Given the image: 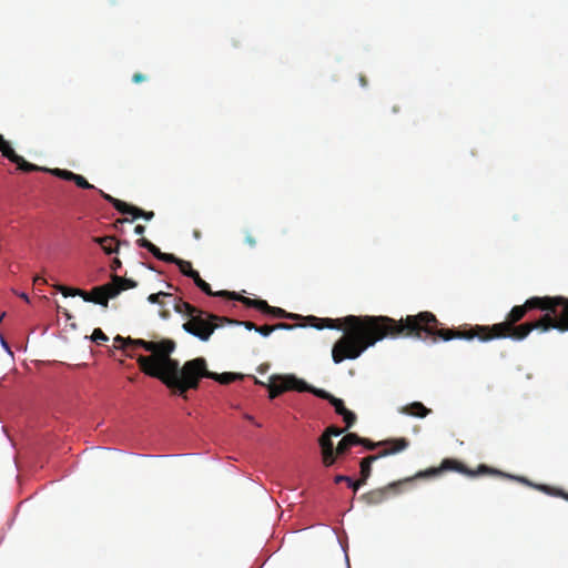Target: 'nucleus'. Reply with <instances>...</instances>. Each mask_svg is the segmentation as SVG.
I'll list each match as a JSON object with an SVG mask.
<instances>
[{
    "label": "nucleus",
    "instance_id": "f257e3e1",
    "mask_svg": "<svg viewBox=\"0 0 568 568\" xmlns=\"http://www.w3.org/2000/svg\"><path fill=\"white\" fill-rule=\"evenodd\" d=\"M541 296H532L521 305L514 306L501 323L494 325H464L459 328L440 327V322L432 312L424 311L416 315H407L400 320L388 316H356L347 315L343 318L305 317L306 324L317 329H343L344 335L334 344L332 358L335 364L345 359H356L368 347L377 342L390 338H416L424 342H448L455 338L474 339L481 342L510 338L525 339L534 329H540L539 318L518 324L529 311L545 308Z\"/></svg>",
    "mask_w": 568,
    "mask_h": 568
},
{
    "label": "nucleus",
    "instance_id": "f03ea898",
    "mask_svg": "<svg viewBox=\"0 0 568 568\" xmlns=\"http://www.w3.org/2000/svg\"><path fill=\"white\" fill-rule=\"evenodd\" d=\"M115 347L126 352L129 347H142L151 355H139L136 358L139 368L148 376L161 381L164 385L169 373L178 369V361L171 357L175 351L176 344L173 339L163 338L159 342L145 341L142 338H131L116 335L114 337Z\"/></svg>",
    "mask_w": 568,
    "mask_h": 568
},
{
    "label": "nucleus",
    "instance_id": "7ed1b4c3",
    "mask_svg": "<svg viewBox=\"0 0 568 568\" xmlns=\"http://www.w3.org/2000/svg\"><path fill=\"white\" fill-rule=\"evenodd\" d=\"M202 377L214 379L223 385L243 378L241 374L236 373L219 374L210 372L205 358L197 357L185 362L182 367H180V363L178 362V369L174 373H169L165 386L170 388L173 394L186 399L187 390L196 389Z\"/></svg>",
    "mask_w": 568,
    "mask_h": 568
},
{
    "label": "nucleus",
    "instance_id": "20e7f679",
    "mask_svg": "<svg viewBox=\"0 0 568 568\" xmlns=\"http://www.w3.org/2000/svg\"><path fill=\"white\" fill-rule=\"evenodd\" d=\"M170 300H172L175 312L185 314L190 317L189 321L183 324V329L199 337L201 341H207L214 329L219 327V324L214 323V321L210 318L211 314H207L206 312L201 311L190 303L174 297L173 295Z\"/></svg>",
    "mask_w": 568,
    "mask_h": 568
},
{
    "label": "nucleus",
    "instance_id": "39448f33",
    "mask_svg": "<svg viewBox=\"0 0 568 568\" xmlns=\"http://www.w3.org/2000/svg\"><path fill=\"white\" fill-rule=\"evenodd\" d=\"M545 300V313L539 317L541 332L557 329L568 332V297L565 296H541Z\"/></svg>",
    "mask_w": 568,
    "mask_h": 568
},
{
    "label": "nucleus",
    "instance_id": "423d86ee",
    "mask_svg": "<svg viewBox=\"0 0 568 568\" xmlns=\"http://www.w3.org/2000/svg\"><path fill=\"white\" fill-rule=\"evenodd\" d=\"M267 388L270 390V398H275L288 390L308 392L327 402L333 398L331 393L322 388H315L295 375H274L270 378Z\"/></svg>",
    "mask_w": 568,
    "mask_h": 568
},
{
    "label": "nucleus",
    "instance_id": "0eeeda50",
    "mask_svg": "<svg viewBox=\"0 0 568 568\" xmlns=\"http://www.w3.org/2000/svg\"><path fill=\"white\" fill-rule=\"evenodd\" d=\"M445 470H455V471H458L460 474H464V475H467V476H470V477H474L476 475H479V474H495V475H499V476H507L498 470H494V469H490L488 466L486 465H480L478 467V469L476 471L474 470H470L468 469L463 463L456 460V459H444L440 464V466L438 468H429L428 470H425V471H419L416 477H430V476H436V475H439L442 471H445Z\"/></svg>",
    "mask_w": 568,
    "mask_h": 568
},
{
    "label": "nucleus",
    "instance_id": "6e6552de",
    "mask_svg": "<svg viewBox=\"0 0 568 568\" xmlns=\"http://www.w3.org/2000/svg\"><path fill=\"white\" fill-rule=\"evenodd\" d=\"M140 247L148 250L154 257L166 263H173L179 266L180 272L189 276L190 271H193L192 263L189 261L181 260L173 254L163 253L158 246L151 243L148 239L141 237L136 241Z\"/></svg>",
    "mask_w": 568,
    "mask_h": 568
},
{
    "label": "nucleus",
    "instance_id": "1a4fd4ad",
    "mask_svg": "<svg viewBox=\"0 0 568 568\" xmlns=\"http://www.w3.org/2000/svg\"><path fill=\"white\" fill-rule=\"evenodd\" d=\"M412 481V478H407L404 480H398L388 484L385 487L376 488L369 490L361 496V499L364 500L369 506H375L384 503L389 495H397L402 491V486Z\"/></svg>",
    "mask_w": 568,
    "mask_h": 568
},
{
    "label": "nucleus",
    "instance_id": "9d476101",
    "mask_svg": "<svg viewBox=\"0 0 568 568\" xmlns=\"http://www.w3.org/2000/svg\"><path fill=\"white\" fill-rule=\"evenodd\" d=\"M100 195L109 202L119 213L121 214H130L133 216L132 220L143 217L146 221H150L154 217L153 211H144L138 206L131 205L124 201L113 197L112 195L105 193L102 190H98Z\"/></svg>",
    "mask_w": 568,
    "mask_h": 568
},
{
    "label": "nucleus",
    "instance_id": "9b49d317",
    "mask_svg": "<svg viewBox=\"0 0 568 568\" xmlns=\"http://www.w3.org/2000/svg\"><path fill=\"white\" fill-rule=\"evenodd\" d=\"M119 295V288L113 287L112 283H106L100 286H95L91 292H85L83 300L85 302H92L103 307L108 306L109 300L114 298Z\"/></svg>",
    "mask_w": 568,
    "mask_h": 568
},
{
    "label": "nucleus",
    "instance_id": "f8f14e48",
    "mask_svg": "<svg viewBox=\"0 0 568 568\" xmlns=\"http://www.w3.org/2000/svg\"><path fill=\"white\" fill-rule=\"evenodd\" d=\"M0 152L9 161L17 164L18 169L23 172H39V171L43 170L42 166H38L33 163H30V162L26 161L23 156L18 155L11 148L10 143L3 138V135L1 133H0Z\"/></svg>",
    "mask_w": 568,
    "mask_h": 568
},
{
    "label": "nucleus",
    "instance_id": "ddd939ff",
    "mask_svg": "<svg viewBox=\"0 0 568 568\" xmlns=\"http://www.w3.org/2000/svg\"><path fill=\"white\" fill-rule=\"evenodd\" d=\"M318 445L321 448L323 465L325 467L333 466L338 458L337 446H334L332 438H328L323 434L318 438Z\"/></svg>",
    "mask_w": 568,
    "mask_h": 568
},
{
    "label": "nucleus",
    "instance_id": "4468645a",
    "mask_svg": "<svg viewBox=\"0 0 568 568\" xmlns=\"http://www.w3.org/2000/svg\"><path fill=\"white\" fill-rule=\"evenodd\" d=\"M42 171L49 172L52 175H54L57 178H60L62 180L72 181V182L75 183L77 186H79L81 189H85V190L95 189L94 185L89 183L84 176H82L80 174H75L72 171L64 170V169H58V168L57 169H45V168H43Z\"/></svg>",
    "mask_w": 568,
    "mask_h": 568
},
{
    "label": "nucleus",
    "instance_id": "2eb2a0df",
    "mask_svg": "<svg viewBox=\"0 0 568 568\" xmlns=\"http://www.w3.org/2000/svg\"><path fill=\"white\" fill-rule=\"evenodd\" d=\"M382 446H386V448L377 454L379 458L405 450L409 446V440L405 437L392 438L383 440Z\"/></svg>",
    "mask_w": 568,
    "mask_h": 568
},
{
    "label": "nucleus",
    "instance_id": "dca6fc26",
    "mask_svg": "<svg viewBox=\"0 0 568 568\" xmlns=\"http://www.w3.org/2000/svg\"><path fill=\"white\" fill-rule=\"evenodd\" d=\"M93 242L99 244L101 246L102 251L108 255L118 253L120 245H125V246L130 245L129 241H126V240L115 241V237H113V236L93 237Z\"/></svg>",
    "mask_w": 568,
    "mask_h": 568
},
{
    "label": "nucleus",
    "instance_id": "f3484780",
    "mask_svg": "<svg viewBox=\"0 0 568 568\" xmlns=\"http://www.w3.org/2000/svg\"><path fill=\"white\" fill-rule=\"evenodd\" d=\"M399 413L404 414V415L424 418L430 413V409L427 408L420 402H414V403H410L408 405L400 407Z\"/></svg>",
    "mask_w": 568,
    "mask_h": 568
},
{
    "label": "nucleus",
    "instance_id": "a211bd4d",
    "mask_svg": "<svg viewBox=\"0 0 568 568\" xmlns=\"http://www.w3.org/2000/svg\"><path fill=\"white\" fill-rule=\"evenodd\" d=\"M358 442H359V436L357 434H355V433L346 434L337 444L338 457L346 455L353 446L358 445Z\"/></svg>",
    "mask_w": 568,
    "mask_h": 568
},
{
    "label": "nucleus",
    "instance_id": "6ab92c4d",
    "mask_svg": "<svg viewBox=\"0 0 568 568\" xmlns=\"http://www.w3.org/2000/svg\"><path fill=\"white\" fill-rule=\"evenodd\" d=\"M379 458L378 455L364 457L359 463V484H366L372 474V464Z\"/></svg>",
    "mask_w": 568,
    "mask_h": 568
},
{
    "label": "nucleus",
    "instance_id": "aec40b11",
    "mask_svg": "<svg viewBox=\"0 0 568 568\" xmlns=\"http://www.w3.org/2000/svg\"><path fill=\"white\" fill-rule=\"evenodd\" d=\"M210 318L214 321V323H217L219 326L223 325L224 323L232 324V325H243L246 329L252 331L254 329L256 332L257 326L250 321H237V320H231L225 316H219V315H210Z\"/></svg>",
    "mask_w": 568,
    "mask_h": 568
},
{
    "label": "nucleus",
    "instance_id": "412c9836",
    "mask_svg": "<svg viewBox=\"0 0 568 568\" xmlns=\"http://www.w3.org/2000/svg\"><path fill=\"white\" fill-rule=\"evenodd\" d=\"M111 283H112L113 287L119 288V294L122 291H125L129 288H135L138 286V283L134 280L122 277L116 274H113L111 276Z\"/></svg>",
    "mask_w": 568,
    "mask_h": 568
},
{
    "label": "nucleus",
    "instance_id": "4be33fe9",
    "mask_svg": "<svg viewBox=\"0 0 568 568\" xmlns=\"http://www.w3.org/2000/svg\"><path fill=\"white\" fill-rule=\"evenodd\" d=\"M267 315H271V316L276 317V318H288V320H298V318H301V315H297V314H294V313H288L285 310H283L281 307H275V306H271L270 307V311H268Z\"/></svg>",
    "mask_w": 568,
    "mask_h": 568
},
{
    "label": "nucleus",
    "instance_id": "5701e85b",
    "mask_svg": "<svg viewBox=\"0 0 568 568\" xmlns=\"http://www.w3.org/2000/svg\"><path fill=\"white\" fill-rule=\"evenodd\" d=\"M200 290L209 296H220V297H225V298L236 296V292H230V291L213 292L210 284L206 282L202 285V287Z\"/></svg>",
    "mask_w": 568,
    "mask_h": 568
},
{
    "label": "nucleus",
    "instance_id": "b1692460",
    "mask_svg": "<svg viewBox=\"0 0 568 568\" xmlns=\"http://www.w3.org/2000/svg\"><path fill=\"white\" fill-rule=\"evenodd\" d=\"M200 290L209 296H220V297H225V298L236 296V292H230V291L213 292L210 284L206 282L202 285V287Z\"/></svg>",
    "mask_w": 568,
    "mask_h": 568
},
{
    "label": "nucleus",
    "instance_id": "393cba45",
    "mask_svg": "<svg viewBox=\"0 0 568 568\" xmlns=\"http://www.w3.org/2000/svg\"><path fill=\"white\" fill-rule=\"evenodd\" d=\"M54 287L64 296V297H69V296H81L83 298V295H84V291L81 290V288H72V287H68V286H64V285H61V284H57L54 285Z\"/></svg>",
    "mask_w": 568,
    "mask_h": 568
},
{
    "label": "nucleus",
    "instance_id": "a878e982",
    "mask_svg": "<svg viewBox=\"0 0 568 568\" xmlns=\"http://www.w3.org/2000/svg\"><path fill=\"white\" fill-rule=\"evenodd\" d=\"M91 341L97 344H103L109 341V337L104 334V332L101 328H94Z\"/></svg>",
    "mask_w": 568,
    "mask_h": 568
},
{
    "label": "nucleus",
    "instance_id": "bb28decb",
    "mask_svg": "<svg viewBox=\"0 0 568 568\" xmlns=\"http://www.w3.org/2000/svg\"><path fill=\"white\" fill-rule=\"evenodd\" d=\"M535 487L538 488L539 490L544 491V493H547V494L554 495V496H560V497H562V498L568 500V495L565 494L561 490H557V489L548 487L546 485H536Z\"/></svg>",
    "mask_w": 568,
    "mask_h": 568
},
{
    "label": "nucleus",
    "instance_id": "cd10ccee",
    "mask_svg": "<svg viewBox=\"0 0 568 568\" xmlns=\"http://www.w3.org/2000/svg\"><path fill=\"white\" fill-rule=\"evenodd\" d=\"M328 403L335 408V412L338 415H342L347 410V408L344 405V402L341 398L333 396V398Z\"/></svg>",
    "mask_w": 568,
    "mask_h": 568
},
{
    "label": "nucleus",
    "instance_id": "c85d7f7f",
    "mask_svg": "<svg viewBox=\"0 0 568 568\" xmlns=\"http://www.w3.org/2000/svg\"><path fill=\"white\" fill-rule=\"evenodd\" d=\"M161 297L170 298V297H172V294L164 293V292H159V293L150 294L148 296V301L150 303H152V304H160V305H162L163 302L161 301Z\"/></svg>",
    "mask_w": 568,
    "mask_h": 568
},
{
    "label": "nucleus",
    "instance_id": "c756f323",
    "mask_svg": "<svg viewBox=\"0 0 568 568\" xmlns=\"http://www.w3.org/2000/svg\"><path fill=\"white\" fill-rule=\"evenodd\" d=\"M358 445H362L364 446L366 449L368 450H373L375 449L376 447L378 446H382L383 445V442H372L371 439L368 438H364V437H359V442H358Z\"/></svg>",
    "mask_w": 568,
    "mask_h": 568
},
{
    "label": "nucleus",
    "instance_id": "7c9ffc66",
    "mask_svg": "<svg viewBox=\"0 0 568 568\" xmlns=\"http://www.w3.org/2000/svg\"><path fill=\"white\" fill-rule=\"evenodd\" d=\"M343 432H344L343 429L338 428L337 426L332 425V426H328L324 430L323 435L327 436L328 438H332V437H338L339 435L343 434Z\"/></svg>",
    "mask_w": 568,
    "mask_h": 568
},
{
    "label": "nucleus",
    "instance_id": "2f4dec72",
    "mask_svg": "<svg viewBox=\"0 0 568 568\" xmlns=\"http://www.w3.org/2000/svg\"><path fill=\"white\" fill-rule=\"evenodd\" d=\"M341 416H343V418H344L346 428H351L356 422V415L348 409L346 410V413L342 414Z\"/></svg>",
    "mask_w": 568,
    "mask_h": 568
},
{
    "label": "nucleus",
    "instance_id": "473e14b6",
    "mask_svg": "<svg viewBox=\"0 0 568 568\" xmlns=\"http://www.w3.org/2000/svg\"><path fill=\"white\" fill-rule=\"evenodd\" d=\"M227 298L229 300L240 301L241 303H243L247 307H254V303H255V300H256V298H250V297L242 296V295H240L237 293H236L235 297H227Z\"/></svg>",
    "mask_w": 568,
    "mask_h": 568
},
{
    "label": "nucleus",
    "instance_id": "72a5a7b5",
    "mask_svg": "<svg viewBox=\"0 0 568 568\" xmlns=\"http://www.w3.org/2000/svg\"><path fill=\"white\" fill-rule=\"evenodd\" d=\"M270 307L271 305H268L266 301L256 298L253 308H256L264 314H268Z\"/></svg>",
    "mask_w": 568,
    "mask_h": 568
},
{
    "label": "nucleus",
    "instance_id": "f704fd0d",
    "mask_svg": "<svg viewBox=\"0 0 568 568\" xmlns=\"http://www.w3.org/2000/svg\"><path fill=\"white\" fill-rule=\"evenodd\" d=\"M256 332L266 337L274 332V328L273 325H262L257 326Z\"/></svg>",
    "mask_w": 568,
    "mask_h": 568
},
{
    "label": "nucleus",
    "instance_id": "c9c22d12",
    "mask_svg": "<svg viewBox=\"0 0 568 568\" xmlns=\"http://www.w3.org/2000/svg\"><path fill=\"white\" fill-rule=\"evenodd\" d=\"M297 325H292V324H287V323H277V324L273 325V328H274V331H277V329H293Z\"/></svg>",
    "mask_w": 568,
    "mask_h": 568
},
{
    "label": "nucleus",
    "instance_id": "e433bc0d",
    "mask_svg": "<svg viewBox=\"0 0 568 568\" xmlns=\"http://www.w3.org/2000/svg\"><path fill=\"white\" fill-rule=\"evenodd\" d=\"M121 266H122V262L118 257H114L110 265L111 270L114 272H116L119 268H121Z\"/></svg>",
    "mask_w": 568,
    "mask_h": 568
},
{
    "label": "nucleus",
    "instance_id": "4c0bfd02",
    "mask_svg": "<svg viewBox=\"0 0 568 568\" xmlns=\"http://www.w3.org/2000/svg\"><path fill=\"white\" fill-rule=\"evenodd\" d=\"M245 243L248 244L251 247H254L256 245V240L251 233H246Z\"/></svg>",
    "mask_w": 568,
    "mask_h": 568
},
{
    "label": "nucleus",
    "instance_id": "58836bf2",
    "mask_svg": "<svg viewBox=\"0 0 568 568\" xmlns=\"http://www.w3.org/2000/svg\"><path fill=\"white\" fill-rule=\"evenodd\" d=\"M334 481L336 484L348 483V481H351V477L346 476V475H336L335 478H334Z\"/></svg>",
    "mask_w": 568,
    "mask_h": 568
},
{
    "label": "nucleus",
    "instance_id": "ea45409f",
    "mask_svg": "<svg viewBox=\"0 0 568 568\" xmlns=\"http://www.w3.org/2000/svg\"><path fill=\"white\" fill-rule=\"evenodd\" d=\"M349 487H352L354 489V491L358 490L359 487H362L364 484H359V479L357 480H353L351 478V481L347 483Z\"/></svg>",
    "mask_w": 568,
    "mask_h": 568
},
{
    "label": "nucleus",
    "instance_id": "a19ab883",
    "mask_svg": "<svg viewBox=\"0 0 568 568\" xmlns=\"http://www.w3.org/2000/svg\"><path fill=\"white\" fill-rule=\"evenodd\" d=\"M145 80V75H143L142 73L138 72V73H134L133 77H132V81L134 83H140L142 81Z\"/></svg>",
    "mask_w": 568,
    "mask_h": 568
},
{
    "label": "nucleus",
    "instance_id": "79ce46f5",
    "mask_svg": "<svg viewBox=\"0 0 568 568\" xmlns=\"http://www.w3.org/2000/svg\"><path fill=\"white\" fill-rule=\"evenodd\" d=\"M187 277L192 278L195 284L201 276L197 271L193 270V271H190Z\"/></svg>",
    "mask_w": 568,
    "mask_h": 568
},
{
    "label": "nucleus",
    "instance_id": "37998d69",
    "mask_svg": "<svg viewBox=\"0 0 568 568\" xmlns=\"http://www.w3.org/2000/svg\"><path fill=\"white\" fill-rule=\"evenodd\" d=\"M135 234L142 235L145 232V226L142 224H138L134 229Z\"/></svg>",
    "mask_w": 568,
    "mask_h": 568
},
{
    "label": "nucleus",
    "instance_id": "c03bdc74",
    "mask_svg": "<svg viewBox=\"0 0 568 568\" xmlns=\"http://www.w3.org/2000/svg\"><path fill=\"white\" fill-rule=\"evenodd\" d=\"M508 477L509 478H514V476H508ZM515 479H517L518 481L524 483L526 485L532 486V484L528 479H526L524 477H515Z\"/></svg>",
    "mask_w": 568,
    "mask_h": 568
},
{
    "label": "nucleus",
    "instance_id": "a18cd8bd",
    "mask_svg": "<svg viewBox=\"0 0 568 568\" xmlns=\"http://www.w3.org/2000/svg\"><path fill=\"white\" fill-rule=\"evenodd\" d=\"M359 83L362 87H366L367 85V79L364 74H361L359 75Z\"/></svg>",
    "mask_w": 568,
    "mask_h": 568
},
{
    "label": "nucleus",
    "instance_id": "49530a36",
    "mask_svg": "<svg viewBox=\"0 0 568 568\" xmlns=\"http://www.w3.org/2000/svg\"><path fill=\"white\" fill-rule=\"evenodd\" d=\"M45 283V280L41 276H37L34 277V284H44Z\"/></svg>",
    "mask_w": 568,
    "mask_h": 568
},
{
    "label": "nucleus",
    "instance_id": "de8ad7c7",
    "mask_svg": "<svg viewBox=\"0 0 568 568\" xmlns=\"http://www.w3.org/2000/svg\"><path fill=\"white\" fill-rule=\"evenodd\" d=\"M193 236L196 239V240H200L201 239V232L199 230H194L193 231Z\"/></svg>",
    "mask_w": 568,
    "mask_h": 568
},
{
    "label": "nucleus",
    "instance_id": "09e8293b",
    "mask_svg": "<svg viewBox=\"0 0 568 568\" xmlns=\"http://www.w3.org/2000/svg\"><path fill=\"white\" fill-rule=\"evenodd\" d=\"M204 283H205V281H204V280H202V277H200V278L197 280V282L195 283V285H196L199 288H201V287H202V285H203Z\"/></svg>",
    "mask_w": 568,
    "mask_h": 568
},
{
    "label": "nucleus",
    "instance_id": "8fccbe9b",
    "mask_svg": "<svg viewBox=\"0 0 568 568\" xmlns=\"http://www.w3.org/2000/svg\"><path fill=\"white\" fill-rule=\"evenodd\" d=\"M169 315H170V312H169V311H161V316H162L163 318H168V317H169Z\"/></svg>",
    "mask_w": 568,
    "mask_h": 568
},
{
    "label": "nucleus",
    "instance_id": "3c124183",
    "mask_svg": "<svg viewBox=\"0 0 568 568\" xmlns=\"http://www.w3.org/2000/svg\"><path fill=\"white\" fill-rule=\"evenodd\" d=\"M126 222H132V220H129V219L124 217V219H119L116 221V223H126Z\"/></svg>",
    "mask_w": 568,
    "mask_h": 568
},
{
    "label": "nucleus",
    "instance_id": "603ef678",
    "mask_svg": "<svg viewBox=\"0 0 568 568\" xmlns=\"http://www.w3.org/2000/svg\"><path fill=\"white\" fill-rule=\"evenodd\" d=\"M244 418H245V419H247V420H250V422H254V417H253V416H251V415H248V414H245V415H244Z\"/></svg>",
    "mask_w": 568,
    "mask_h": 568
},
{
    "label": "nucleus",
    "instance_id": "864d4df0",
    "mask_svg": "<svg viewBox=\"0 0 568 568\" xmlns=\"http://www.w3.org/2000/svg\"><path fill=\"white\" fill-rule=\"evenodd\" d=\"M63 314L68 317V318H71V315L69 314V312L67 310H63Z\"/></svg>",
    "mask_w": 568,
    "mask_h": 568
},
{
    "label": "nucleus",
    "instance_id": "5fc2aeb1",
    "mask_svg": "<svg viewBox=\"0 0 568 568\" xmlns=\"http://www.w3.org/2000/svg\"><path fill=\"white\" fill-rule=\"evenodd\" d=\"M20 296H21L23 300H26L27 302L29 301V298H28L27 294L22 293Z\"/></svg>",
    "mask_w": 568,
    "mask_h": 568
},
{
    "label": "nucleus",
    "instance_id": "6e6d98bb",
    "mask_svg": "<svg viewBox=\"0 0 568 568\" xmlns=\"http://www.w3.org/2000/svg\"><path fill=\"white\" fill-rule=\"evenodd\" d=\"M398 111H399V109H398L397 106H394V108H393V112H395V113H396V112H398Z\"/></svg>",
    "mask_w": 568,
    "mask_h": 568
}]
</instances>
